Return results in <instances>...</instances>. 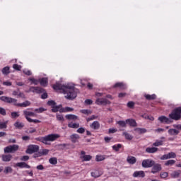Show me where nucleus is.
Returning a JSON list of instances; mask_svg holds the SVG:
<instances>
[{
  "label": "nucleus",
  "instance_id": "1",
  "mask_svg": "<svg viewBox=\"0 0 181 181\" xmlns=\"http://www.w3.org/2000/svg\"><path fill=\"white\" fill-rule=\"evenodd\" d=\"M56 91H62L64 94H66V98L68 100H74L77 97V91H76V88L70 85H62L60 83H57L52 86Z\"/></svg>",
  "mask_w": 181,
  "mask_h": 181
},
{
  "label": "nucleus",
  "instance_id": "2",
  "mask_svg": "<svg viewBox=\"0 0 181 181\" xmlns=\"http://www.w3.org/2000/svg\"><path fill=\"white\" fill-rule=\"evenodd\" d=\"M60 138V134H51L45 136H40L35 138V141H38V142H42L45 145H50L49 142H54L57 139Z\"/></svg>",
  "mask_w": 181,
  "mask_h": 181
},
{
  "label": "nucleus",
  "instance_id": "3",
  "mask_svg": "<svg viewBox=\"0 0 181 181\" xmlns=\"http://www.w3.org/2000/svg\"><path fill=\"white\" fill-rule=\"evenodd\" d=\"M23 115L25 119H27L28 122H33L34 124H40V120L37 119H33L29 117H36V115L35 112H30L28 110H23Z\"/></svg>",
  "mask_w": 181,
  "mask_h": 181
},
{
  "label": "nucleus",
  "instance_id": "4",
  "mask_svg": "<svg viewBox=\"0 0 181 181\" xmlns=\"http://www.w3.org/2000/svg\"><path fill=\"white\" fill-rule=\"evenodd\" d=\"M169 118L174 121H180L181 119V107L175 108L169 115Z\"/></svg>",
  "mask_w": 181,
  "mask_h": 181
},
{
  "label": "nucleus",
  "instance_id": "5",
  "mask_svg": "<svg viewBox=\"0 0 181 181\" xmlns=\"http://www.w3.org/2000/svg\"><path fill=\"white\" fill-rule=\"evenodd\" d=\"M19 149V146L16 144L10 145L4 148V153H15Z\"/></svg>",
  "mask_w": 181,
  "mask_h": 181
},
{
  "label": "nucleus",
  "instance_id": "6",
  "mask_svg": "<svg viewBox=\"0 0 181 181\" xmlns=\"http://www.w3.org/2000/svg\"><path fill=\"white\" fill-rule=\"evenodd\" d=\"M1 101H3L4 103H6L7 104H13V105L16 106V103H18V100L8 97V96H1L0 97Z\"/></svg>",
  "mask_w": 181,
  "mask_h": 181
},
{
  "label": "nucleus",
  "instance_id": "7",
  "mask_svg": "<svg viewBox=\"0 0 181 181\" xmlns=\"http://www.w3.org/2000/svg\"><path fill=\"white\" fill-rule=\"evenodd\" d=\"M155 165V161L152 159H145L143 160L141 163L142 168H152Z\"/></svg>",
  "mask_w": 181,
  "mask_h": 181
},
{
  "label": "nucleus",
  "instance_id": "8",
  "mask_svg": "<svg viewBox=\"0 0 181 181\" xmlns=\"http://www.w3.org/2000/svg\"><path fill=\"white\" fill-rule=\"evenodd\" d=\"M39 149H40L39 146L31 144L28 146L26 150V153H28L29 155H32V153H35V152H38Z\"/></svg>",
  "mask_w": 181,
  "mask_h": 181
},
{
  "label": "nucleus",
  "instance_id": "9",
  "mask_svg": "<svg viewBox=\"0 0 181 181\" xmlns=\"http://www.w3.org/2000/svg\"><path fill=\"white\" fill-rule=\"evenodd\" d=\"M176 158V153L174 152H170L167 154H164L160 157L161 160H166L168 159H175Z\"/></svg>",
  "mask_w": 181,
  "mask_h": 181
},
{
  "label": "nucleus",
  "instance_id": "10",
  "mask_svg": "<svg viewBox=\"0 0 181 181\" xmlns=\"http://www.w3.org/2000/svg\"><path fill=\"white\" fill-rule=\"evenodd\" d=\"M29 91L31 93H36V94H42V93H45V90L39 86H31L30 87Z\"/></svg>",
  "mask_w": 181,
  "mask_h": 181
},
{
  "label": "nucleus",
  "instance_id": "11",
  "mask_svg": "<svg viewBox=\"0 0 181 181\" xmlns=\"http://www.w3.org/2000/svg\"><path fill=\"white\" fill-rule=\"evenodd\" d=\"M97 105H107V104H111V101L107 98H98L95 101Z\"/></svg>",
  "mask_w": 181,
  "mask_h": 181
},
{
  "label": "nucleus",
  "instance_id": "12",
  "mask_svg": "<svg viewBox=\"0 0 181 181\" xmlns=\"http://www.w3.org/2000/svg\"><path fill=\"white\" fill-rule=\"evenodd\" d=\"M162 170V165L159 163L153 164L151 168V173L155 175V173H158Z\"/></svg>",
  "mask_w": 181,
  "mask_h": 181
},
{
  "label": "nucleus",
  "instance_id": "13",
  "mask_svg": "<svg viewBox=\"0 0 181 181\" xmlns=\"http://www.w3.org/2000/svg\"><path fill=\"white\" fill-rule=\"evenodd\" d=\"M81 159H83V162H88L90 159H93V156L90 155H86V151H81Z\"/></svg>",
  "mask_w": 181,
  "mask_h": 181
},
{
  "label": "nucleus",
  "instance_id": "14",
  "mask_svg": "<svg viewBox=\"0 0 181 181\" xmlns=\"http://www.w3.org/2000/svg\"><path fill=\"white\" fill-rule=\"evenodd\" d=\"M113 88H120V90H125L127 86L122 82H117L113 86Z\"/></svg>",
  "mask_w": 181,
  "mask_h": 181
},
{
  "label": "nucleus",
  "instance_id": "15",
  "mask_svg": "<svg viewBox=\"0 0 181 181\" xmlns=\"http://www.w3.org/2000/svg\"><path fill=\"white\" fill-rule=\"evenodd\" d=\"M16 166H17L18 168H20L21 169H23V168H25L26 169H30V165H28L25 162L17 163L16 164Z\"/></svg>",
  "mask_w": 181,
  "mask_h": 181
},
{
  "label": "nucleus",
  "instance_id": "16",
  "mask_svg": "<svg viewBox=\"0 0 181 181\" xmlns=\"http://www.w3.org/2000/svg\"><path fill=\"white\" fill-rule=\"evenodd\" d=\"M158 121H160L161 124H170V120L165 116L159 117Z\"/></svg>",
  "mask_w": 181,
  "mask_h": 181
},
{
  "label": "nucleus",
  "instance_id": "17",
  "mask_svg": "<svg viewBox=\"0 0 181 181\" xmlns=\"http://www.w3.org/2000/svg\"><path fill=\"white\" fill-rule=\"evenodd\" d=\"M39 83L42 87H47V84L49 83V79L47 78H42L39 79Z\"/></svg>",
  "mask_w": 181,
  "mask_h": 181
},
{
  "label": "nucleus",
  "instance_id": "18",
  "mask_svg": "<svg viewBox=\"0 0 181 181\" xmlns=\"http://www.w3.org/2000/svg\"><path fill=\"white\" fill-rule=\"evenodd\" d=\"M30 105V102L28 100H25L22 103H18V102H16V107H29Z\"/></svg>",
  "mask_w": 181,
  "mask_h": 181
},
{
  "label": "nucleus",
  "instance_id": "19",
  "mask_svg": "<svg viewBox=\"0 0 181 181\" xmlns=\"http://www.w3.org/2000/svg\"><path fill=\"white\" fill-rule=\"evenodd\" d=\"M133 177H145V172L141 171H135L133 173Z\"/></svg>",
  "mask_w": 181,
  "mask_h": 181
},
{
  "label": "nucleus",
  "instance_id": "20",
  "mask_svg": "<svg viewBox=\"0 0 181 181\" xmlns=\"http://www.w3.org/2000/svg\"><path fill=\"white\" fill-rule=\"evenodd\" d=\"M70 139L73 144H76V142H78V139H80V135L77 134H73L70 136Z\"/></svg>",
  "mask_w": 181,
  "mask_h": 181
},
{
  "label": "nucleus",
  "instance_id": "21",
  "mask_svg": "<svg viewBox=\"0 0 181 181\" xmlns=\"http://www.w3.org/2000/svg\"><path fill=\"white\" fill-rule=\"evenodd\" d=\"M127 161L129 165H135V163H136V158L132 156H129L127 158Z\"/></svg>",
  "mask_w": 181,
  "mask_h": 181
},
{
  "label": "nucleus",
  "instance_id": "22",
  "mask_svg": "<svg viewBox=\"0 0 181 181\" xmlns=\"http://www.w3.org/2000/svg\"><path fill=\"white\" fill-rule=\"evenodd\" d=\"M100 124L98 121H94L91 124H90V127L92 129H95V130L100 129Z\"/></svg>",
  "mask_w": 181,
  "mask_h": 181
},
{
  "label": "nucleus",
  "instance_id": "23",
  "mask_svg": "<svg viewBox=\"0 0 181 181\" xmlns=\"http://www.w3.org/2000/svg\"><path fill=\"white\" fill-rule=\"evenodd\" d=\"M157 151H158V148L156 147H147L146 148V152L147 153H156Z\"/></svg>",
  "mask_w": 181,
  "mask_h": 181
},
{
  "label": "nucleus",
  "instance_id": "24",
  "mask_svg": "<svg viewBox=\"0 0 181 181\" xmlns=\"http://www.w3.org/2000/svg\"><path fill=\"white\" fill-rule=\"evenodd\" d=\"M101 175H103V173L98 170H95L93 172L91 173V176L93 177H100V176H101Z\"/></svg>",
  "mask_w": 181,
  "mask_h": 181
},
{
  "label": "nucleus",
  "instance_id": "25",
  "mask_svg": "<svg viewBox=\"0 0 181 181\" xmlns=\"http://www.w3.org/2000/svg\"><path fill=\"white\" fill-rule=\"evenodd\" d=\"M65 118L69 121H76V119H78V117L76 116V115H66Z\"/></svg>",
  "mask_w": 181,
  "mask_h": 181
},
{
  "label": "nucleus",
  "instance_id": "26",
  "mask_svg": "<svg viewBox=\"0 0 181 181\" xmlns=\"http://www.w3.org/2000/svg\"><path fill=\"white\" fill-rule=\"evenodd\" d=\"M11 160H12V155L11 154L2 156V160L4 162H11Z\"/></svg>",
  "mask_w": 181,
  "mask_h": 181
},
{
  "label": "nucleus",
  "instance_id": "27",
  "mask_svg": "<svg viewBox=\"0 0 181 181\" xmlns=\"http://www.w3.org/2000/svg\"><path fill=\"white\" fill-rule=\"evenodd\" d=\"M68 127L73 128L74 129H77V128H80V123L69 122L68 124Z\"/></svg>",
  "mask_w": 181,
  "mask_h": 181
},
{
  "label": "nucleus",
  "instance_id": "28",
  "mask_svg": "<svg viewBox=\"0 0 181 181\" xmlns=\"http://www.w3.org/2000/svg\"><path fill=\"white\" fill-rule=\"evenodd\" d=\"M127 124H129L130 127H136V122L134 119H126Z\"/></svg>",
  "mask_w": 181,
  "mask_h": 181
},
{
  "label": "nucleus",
  "instance_id": "29",
  "mask_svg": "<svg viewBox=\"0 0 181 181\" xmlns=\"http://www.w3.org/2000/svg\"><path fill=\"white\" fill-rule=\"evenodd\" d=\"M134 131H136V132H137V134H146V132H147L146 129L139 128V127L134 129Z\"/></svg>",
  "mask_w": 181,
  "mask_h": 181
},
{
  "label": "nucleus",
  "instance_id": "30",
  "mask_svg": "<svg viewBox=\"0 0 181 181\" xmlns=\"http://www.w3.org/2000/svg\"><path fill=\"white\" fill-rule=\"evenodd\" d=\"M123 136L125 137V139H127L128 141H132L134 136H132V135H131L130 134H129L127 132H124L122 133Z\"/></svg>",
  "mask_w": 181,
  "mask_h": 181
},
{
  "label": "nucleus",
  "instance_id": "31",
  "mask_svg": "<svg viewBox=\"0 0 181 181\" xmlns=\"http://www.w3.org/2000/svg\"><path fill=\"white\" fill-rule=\"evenodd\" d=\"M71 111H74V109L70 107H66L64 109L59 110V112H71Z\"/></svg>",
  "mask_w": 181,
  "mask_h": 181
},
{
  "label": "nucleus",
  "instance_id": "32",
  "mask_svg": "<svg viewBox=\"0 0 181 181\" xmlns=\"http://www.w3.org/2000/svg\"><path fill=\"white\" fill-rule=\"evenodd\" d=\"M14 127H16L18 129H22L23 127H25V124L20 122H16L14 123Z\"/></svg>",
  "mask_w": 181,
  "mask_h": 181
},
{
  "label": "nucleus",
  "instance_id": "33",
  "mask_svg": "<svg viewBox=\"0 0 181 181\" xmlns=\"http://www.w3.org/2000/svg\"><path fill=\"white\" fill-rule=\"evenodd\" d=\"M122 148V144H117L114 146H112V149L113 151H115V152H118L119 149Z\"/></svg>",
  "mask_w": 181,
  "mask_h": 181
},
{
  "label": "nucleus",
  "instance_id": "34",
  "mask_svg": "<svg viewBox=\"0 0 181 181\" xmlns=\"http://www.w3.org/2000/svg\"><path fill=\"white\" fill-rule=\"evenodd\" d=\"M117 124H118V125L119 127H122V128H127V120L126 121H124V120L117 121Z\"/></svg>",
  "mask_w": 181,
  "mask_h": 181
},
{
  "label": "nucleus",
  "instance_id": "35",
  "mask_svg": "<svg viewBox=\"0 0 181 181\" xmlns=\"http://www.w3.org/2000/svg\"><path fill=\"white\" fill-rule=\"evenodd\" d=\"M144 97L146 100H156V95L155 94H153V95L147 94V95H145Z\"/></svg>",
  "mask_w": 181,
  "mask_h": 181
},
{
  "label": "nucleus",
  "instance_id": "36",
  "mask_svg": "<svg viewBox=\"0 0 181 181\" xmlns=\"http://www.w3.org/2000/svg\"><path fill=\"white\" fill-rule=\"evenodd\" d=\"M8 127V121L2 122L0 120V129H5Z\"/></svg>",
  "mask_w": 181,
  "mask_h": 181
},
{
  "label": "nucleus",
  "instance_id": "37",
  "mask_svg": "<svg viewBox=\"0 0 181 181\" xmlns=\"http://www.w3.org/2000/svg\"><path fill=\"white\" fill-rule=\"evenodd\" d=\"M176 163L175 160H168L165 163V166H173Z\"/></svg>",
  "mask_w": 181,
  "mask_h": 181
},
{
  "label": "nucleus",
  "instance_id": "38",
  "mask_svg": "<svg viewBox=\"0 0 181 181\" xmlns=\"http://www.w3.org/2000/svg\"><path fill=\"white\" fill-rule=\"evenodd\" d=\"M60 108H62V105H54L52 106V112H58V111L60 110Z\"/></svg>",
  "mask_w": 181,
  "mask_h": 181
},
{
  "label": "nucleus",
  "instance_id": "39",
  "mask_svg": "<svg viewBox=\"0 0 181 181\" xmlns=\"http://www.w3.org/2000/svg\"><path fill=\"white\" fill-rule=\"evenodd\" d=\"M104 160H105V156L97 155L95 157L96 162H103Z\"/></svg>",
  "mask_w": 181,
  "mask_h": 181
},
{
  "label": "nucleus",
  "instance_id": "40",
  "mask_svg": "<svg viewBox=\"0 0 181 181\" xmlns=\"http://www.w3.org/2000/svg\"><path fill=\"white\" fill-rule=\"evenodd\" d=\"M168 134L170 135H177V134H179V131L175 129H170L168 130Z\"/></svg>",
  "mask_w": 181,
  "mask_h": 181
},
{
  "label": "nucleus",
  "instance_id": "41",
  "mask_svg": "<svg viewBox=\"0 0 181 181\" xmlns=\"http://www.w3.org/2000/svg\"><path fill=\"white\" fill-rule=\"evenodd\" d=\"M163 145V141L156 140V142L153 144V146H162Z\"/></svg>",
  "mask_w": 181,
  "mask_h": 181
},
{
  "label": "nucleus",
  "instance_id": "42",
  "mask_svg": "<svg viewBox=\"0 0 181 181\" xmlns=\"http://www.w3.org/2000/svg\"><path fill=\"white\" fill-rule=\"evenodd\" d=\"M19 116V112H13L11 113V118H12L13 119L18 118Z\"/></svg>",
  "mask_w": 181,
  "mask_h": 181
},
{
  "label": "nucleus",
  "instance_id": "43",
  "mask_svg": "<svg viewBox=\"0 0 181 181\" xmlns=\"http://www.w3.org/2000/svg\"><path fill=\"white\" fill-rule=\"evenodd\" d=\"M9 70H10L9 66H5L4 68L2 69L1 71L3 74H6V76H7V74H9V73H11Z\"/></svg>",
  "mask_w": 181,
  "mask_h": 181
},
{
  "label": "nucleus",
  "instance_id": "44",
  "mask_svg": "<svg viewBox=\"0 0 181 181\" xmlns=\"http://www.w3.org/2000/svg\"><path fill=\"white\" fill-rule=\"evenodd\" d=\"M49 162L51 165H57V158L56 157H52L49 158Z\"/></svg>",
  "mask_w": 181,
  "mask_h": 181
},
{
  "label": "nucleus",
  "instance_id": "45",
  "mask_svg": "<svg viewBox=\"0 0 181 181\" xmlns=\"http://www.w3.org/2000/svg\"><path fill=\"white\" fill-rule=\"evenodd\" d=\"M80 112H81V114H84L85 115H90L92 114L91 110H81Z\"/></svg>",
  "mask_w": 181,
  "mask_h": 181
},
{
  "label": "nucleus",
  "instance_id": "46",
  "mask_svg": "<svg viewBox=\"0 0 181 181\" xmlns=\"http://www.w3.org/2000/svg\"><path fill=\"white\" fill-rule=\"evenodd\" d=\"M13 69H14V70H17L18 71H21L22 66L18 64H14L13 65Z\"/></svg>",
  "mask_w": 181,
  "mask_h": 181
},
{
  "label": "nucleus",
  "instance_id": "47",
  "mask_svg": "<svg viewBox=\"0 0 181 181\" xmlns=\"http://www.w3.org/2000/svg\"><path fill=\"white\" fill-rule=\"evenodd\" d=\"M169 176V174L167 172H163L160 174L161 179H166Z\"/></svg>",
  "mask_w": 181,
  "mask_h": 181
},
{
  "label": "nucleus",
  "instance_id": "48",
  "mask_svg": "<svg viewBox=\"0 0 181 181\" xmlns=\"http://www.w3.org/2000/svg\"><path fill=\"white\" fill-rule=\"evenodd\" d=\"M98 118V116L92 115L90 117H88L86 119L87 122H90V121H93V119H97Z\"/></svg>",
  "mask_w": 181,
  "mask_h": 181
},
{
  "label": "nucleus",
  "instance_id": "49",
  "mask_svg": "<svg viewBox=\"0 0 181 181\" xmlns=\"http://www.w3.org/2000/svg\"><path fill=\"white\" fill-rule=\"evenodd\" d=\"M49 153L48 149H43L41 152L39 153V156H42L43 155H47Z\"/></svg>",
  "mask_w": 181,
  "mask_h": 181
},
{
  "label": "nucleus",
  "instance_id": "50",
  "mask_svg": "<svg viewBox=\"0 0 181 181\" xmlns=\"http://www.w3.org/2000/svg\"><path fill=\"white\" fill-rule=\"evenodd\" d=\"M35 112H38L39 114L46 111V109L43 108V107H39L37 109H35Z\"/></svg>",
  "mask_w": 181,
  "mask_h": 181
},
{
  "label": "nucleus",
  "instance_id": "51",
  "mask_svg": "<svg viewBox=\"0 0 181 181\" xmlns=\"http://www.w3.org/2000/svg\"><path fill=\"white\" fill-rule=\"evenodd\" d=\"M12 168L11 167H6L4 170V173L8 174V173H12Z\"/></svg>",
  "mask_w": 181,
  "mask_h": 181
},
{
  "label": "nucleus",
  "instance_id": "52",
  "mask_svg": "<svg viewBox=\"0 0 181 181\" xmlns=\"http://www.w3.org/2000/svg\"><path fill=\"white\" fill-rule=\"evenodd\" d=\"M0 115H3L4 117L6 115V110H5V108L0 107Z\"/></svg>",
  "mask_w": 181,
  "mask_h": 181
},
{
  "label": "nucleus",
  "instance_id": "53",
  "mask_svg": "<svg viewBox=\"0 0 181 181\" xmlns=\"http://www.w3.org/2000/svg\"><path fill=\"white\" fill-rule=\"evenodd\" d=\"M76 132H78V134H84L86 132V129H84V127L78 128L76 130Z\"/></svg>",
  "mask_w": 181,
  "mask_h": 181
},
{
  "label": "nucleus",
  "instance_id": "54",
  "mask_svg": "<svg viewBox=\"0 0 181 181\" xmlns=\"http://www.w3.org/2000/svg\"><path fill=\"white\" fill-rule=\"evenodd\" d=\"M29 80L31 81V83H33V84H35V86H37V84H39V81H37V79L31 78H30Z\"/></svg>",
  "mask_w": 181,
  "mask_h": 181
},
{
  "label": "nucleus",
  "instance_id": "55",
  "mask_svg": "<svg viewBox=\"0 0 181 181\" xmlns=\"http://www.w3.org/2000/svg\"><path fill=\"white\" fill-rule=\"evenodd\" d=\"M134 106H135V103L132 101H129V103H127L128 108H134Z\"/></svg>",
  "mask_w": 181,
  "mask_h": 181
},
{
  "label": "nucleus",
  "instance_id": "56",
  "mask_svg": "<svg viewBox=\"0 0 181 181\" xmlns=\"http://www.w3.org/2000/svg\"><path fill=\"white\" fill-rule=\"evenodd\" d=\"M57 121H64V117L63 115H57Z\"/></svg>",
  "mask_w": 181,
  "mask_h": 181
},
{
  "label": "nucleus",
  "instance_id": "57",
  "mask_svg": "<svg viewBox=\"0 0 181 181\" xmlns=\"http://www.w3.org/2000/svg\"><path fill=\"white\" fill-rule=\"evenodd\" d=\"M23 73L24 74H25L26 76H32V71H30V70H26V69H24L23 71Z\"/></svg>",
  "mask_w": 181,
  "mask_h": 181
},
{
  "label": "nucleus",
  "instance_id": "58",
  "mask_svg": "<svg viewBox=\"0 0 181 181\" xmlns=\"http://www.w3.org/2000/svg\"><path fill=\"white\" fill-rule=\"evenodd\" d=\"M112 139V137H108V136H105L104 138V141L106 144H110V142H111V140Z\"/></svg>",
  "mask_w": 181,
  "mask_h": 181
},
{
  "label": "nucleus",
  "instance_id": "59",
  "mask_svg": "<svg viewBox=\"0 0 181 181\" xmlns=\"http://www.w3.org/2000/svg\"><path fill=\"white\" fill-rule=\"evenodd\" d=\"M21 160L23 162H26L27 160H29V156H23L21 158Z\"/></svg>",
  "mask_w": 181,
  "mask_h": 181
},
{
  "label": "nucleus",
  "instance_id": "60",
  "mask_svg": "<svg viewBox=\"0 0 181 181\" xmlns=\"http://www.w3.org/2000/svg\"><path fill=\"white\" fill-rule=\"evenodd\" d=\"M47 105L52 107H54V105H56V102H54V100H49L47 102Z\"/></svg>",
  "mask_w": 181,
  "mask_h": 181
},
{
  "label": "nucleus",
  "instance_id": "61",
  "mask_svg": "<svg viewBox=\"0 0 181 181\" xmlns=\"http://www.w3.org/2000/svg\"><path fill=\"white\" fill-rule=\"evenodd\" d=\"M85 104H86V105H91V104H93V100L90 99H86L85 100Z\"/></svg>",
  "mask_w": 181,
  "mask_h": 181
},
{
  "label": "nucleus",
  "instance_id": "62",
  "mask_svg": "<svg viewBox=\"0 0 181 181\" xmlns=\"http://www.w3.org/2000/svg\"><path fill=\"white\" fill-rule=\"evenodd\" d=\"M48 95H47V93L46 92H43V94L41 95V98L42 100H46V98H47Z\"/></svg>",
  "mask_w": 181,
  "mask_h": 181
},
{
  "label": "nucleus",
  "instance_id": "63",
  "mask_svg": "<svg viewBox=\"0 0 181 181\" xmlns=\"http://www.w3.org/2000/svg\"><path fill=\"white\" fill-rule=\"evenodd\" d=\"M3 86H6L8 87L12 86V82H9V81H4L3 82Z\"/></svg>",
  "mask_w": 181,
  "mask_h": 181
},
{
  "label": "nucleus",
  "instance_id": "64",
  "mask_svg": "<svg viewBox=\"0 0 181 181\" xmlns=\"http://www.w3.org/2000/svg\"><path fill=\"white\" fill-rule=\"evenodd\" d=\"M117 129H109L108 133L109 134H115L117 132Z\"/></svg>",
  "mask_w": 181,
  "mask_h": 181
}]
</instances>
